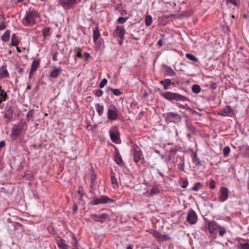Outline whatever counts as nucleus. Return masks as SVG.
Returning a JSON list of instances; mask_svg holds the SVG:
<instances>
[{
  "label": "nucleus",
  "instance_id": "38",
  "mask_svg": "<svg viewBox=\"0 0 249 249\" xmlns=\"http://www.w3.org/2000/svg\"><path fill=\"white\" fill-rule=\"evenodd\" d=\"M186 57L189 60H192L194 62H198V59L193 54L191 53H187L186 54Z\"/></svg>",
  "mask_w": 249,
  "mask_h": 249
},
{
  "label": "nucleus",
  "instance_id": "39",
  "mask_svg": "<svg viewBox=\"0 0 249 249\" xmlns=\"http://www.w3.org/2000/svg\"><path fill=\"white\" fill-rule=\"evenodd\" d=\"M192 90L194 93L197 94L200 92L201 88L199 85H194L192 87Z\"/></svg>",
  "mask_w": 249,
  "mask_h": 249
},
{
  "label": "nucleus",
  "instance_id": "41",
  "mask_svg": "<svg viewBox=\"0 0 249 249\" xmlns=\"http://www.w3.org/2000/svg\"><path fill=\"white\" fill-rule=\"evenodd\" d=\"M231 149L229 146H227L225 147L223 149V154L225 157H227L229 155Z\"/></svg>",
  "mask_w": 249,
  "mask_h": 249
},
{
  "label": "nucleus",
  "instance_id": "58",
  "mask_svg": "<svg viewBox=\"0 0 249 249\" xmlns=\"http://www.w3.org/2000/svg\"><path fill=\"white\" fill-rule=\"evenodd\" d=\"M33 116V113L32 111H29L27 114V117L28 118H32Z\"/></svg>",
  "mask_w": 249,
  "mask_h": 249
},
{
  "label": "nucleus",
  "instance_id": "53",
  "mask_svg": "<svg viewBox=\"0 0 249 249\" xmlns=\"http://www.w3.org/2000/svg\"><path fill=\"white\" fill-rule=\"evenodd\" d=\"M184 162H181L179 164L178 169L179 170L184 171Z\"/></svg>",
  "mask_w": 249,
  "mask_h": 249
},
{
  "label": "nucleus",
  "instance_id": "59",
  "mask_svg": "<svg viewBox=\"0 0 249 249\" xmlns=\"http://www.w3.org/2000/svg\"><path fill=\"white\" fill-rule=\"evenodd\" d=\"M18 72L20 73V74H22L24 72V69L23 68L18 67L17 68Z\"/></svg>",
  "mask_w": 249,
  "mask_h": 249
},
{
  "label": "nucleus",
  "instance_id": "19",
  "mask_svg": "<svg viewBox=\"0 0 249 249\" xmlns=\"http://www.w3.org/2000/svg\"><path fill=\"white\" fill-rule=\"evenodd\" d=\"M40 60L38 59H34L32 62L31 67V73H34L39 67Z\"/></svg>",
  "mask_w": 249,
  "mask_h": 249
},
{
  "label": "nucleus",
  "instance_id": "46",
  "mask_svg": "<svg viewBox=\"0 0 249 249\" xmlns=\"http://www.w3.org/2000/svg\"><path fill=\"white\" fill-rule=\"evenodd\" d=\"M4 19L1 20L0 23V31L4 29L6 27Z\"/></svg>",
  "mask_w": 249,
  "mask_h": 249
},
{
  "label": "nucleus",
  "instance_id": "32",
  "mask_svg": "<svg viewBox=\"0 0 249 249\" xmlns=\"http://www.w3.org/2000/svg\"><path fill=\"white\" fill-rule=\"evenodd\" d=\"M154 236L159 241H163V234L160 233L159 232L157 231H155L153 233Z\"/></svg>",
  "mask_w": 249,
  "mask_h": 249
},
{
  "label": "nucleus",
  "instance_id": "56",
  "mask_svg": "<svg viewBox=\"0 0 249 249\" xmlns=\"http://www.w3.org/2000/svg\"><path fill=\"white\" fill-rule=\"evenodd\" d=\"M58 53H55L53 55L52 59L53 61H55L57 60Z\"/></svg>",
  "mask_w": 249,
  "mask_h": 249
},
{
  "label": "nucleus",
  "instance_id": "7",
  "mask_svg": "<svg viewBox=\"0 0 249 249\" xmlns=\"http://www.w3.org/2000/svg\"><path fill=\"white\" fill-rule=\"evenodd\" d=\"M90 216L95 221L99 222L101 223L105 222L109 217V215L107 213H102L100 214L93 213Z\"/></svg>",
  "mask_w": 249,
  "mask_h": 249
},
{
  "label": "nucleus",
  "instance_id": "36",
  "mask_svg": "<svg viewBox=\"0 0 249 249\" xmlns=\"http://www.w3.org/2000/svg\"><path fill=\"white\" fill-rule=\"evenodd\" d=\"M50 28L48 27L45 28L42 30V34L44 37L50 36Z\"/></svg>",
  "mask_w": 249,
  "mask_h": 249
},
{
  "label": "nucleus",
  "instance_id": "24",
  "mask_svg": "<svg viewBox=\"0 0 249 249\" xmlns=\"http://www.w3.org/2000/svg\"><path fill=\"white\" fill-rule=\"evenodd\" d=\"M115 161L116 163L119 165L124 166V163L123 161L122 157L119 153L116 154L115 156Z\"/></svg>",
  "mask_w": 249,
  "mask_h": 249
},
{
  "label": "nucleus",
  "instance_id": "3",
  "mask_svg": "<svg viewBox=\"0 0 249 249\" xmlns=\"http://www.w3.org/2000/svg\"><path fill=\"white\" fill-rule=\"evenodd\" d=\"M24 126V123H19L13 125L10 134V138L12 140L16 141L18 139L23 130Z\"/></svg>",
  "mask_w": 249,
  "mask_h": 249
},
{
  "label": "nucleus",
  "instance_id": "20",
  "mask_svg": "<svg viewBox=\"0 0 249 249\" xmlns=\"http://www.w3.org/2000/svg\"><path fill=\"white\" fill-rule=\"evenodd\" d=\"M57 244L60 249H69V246L63 239L60 238L58 240Z\"/></svg>",
  "mask_w": 249,
  "mask_h": 249
},
{
  "label": "nucleus",
  "instance_id": "35",
  "mask_svg": "<svg viewBox=\"0 0 249 249\" xmlns=\"http://www.w3.org/2000/svg\"><path fill=\"white\" fill-rule=\"evenodd\" d=\"M152 22V18L150 15H147L145 18V24L147 26H150Z\"/></svg>",
  "mask_w": 249,
  "mask_h": 249
},
{
  "label": "nucleus",
  "instance_id": "6",
  "mask_svg": "<svg viewBox=\"0 0 249 249\" xmlns=\"http://www.w3.org/2000/svg\"><path fill=\"white\" fill-rule=\"evenodd\" d=\"M165 115V120L169 122L177 124L179 122L181 119L180 115L177 113L170 112L166 113Z\"/></svg>",
  "mask_w": 249,
  "mask_h": 249
},
{
  "label": "nucleus",
  "instance_id": "23",
  "mask_svg": "<svg viewBox=\"0 0 249 249\" xmlns=\"http://www.w3.org/2000/svg\"><path fill=\"white\" fill-rule=\"evenodd\" d=\"M10 31L7 30L1 36V40L4 42H7L9 40L10 36Z\"/></svg>",
  "mask_w": 249,
  "mask_h": 249
},
{
  "label": "nucleus",
  "instance_id": "44",
  "mask_svg": "<svg viewBox=\"0 0 249 249\" xmlns=\"http://www.w3.org/2000/svg\"><path fill=\"white\" fill-rule=\"evenodd\" d=\"M78 243L77 240L75 238L72 239L71 241V244L73 245V248L72 249H77L78 247L77 246V244Z\"/></svg>",
  "mask_w": 249,
  "mask_h": 249
},
{
  "label": "nucleus",
  "instance_id": "9",
  "mask_svg": "<svg viewBox=\"0 0 249 249\" xmlns=\"http://www.w3.org/2000/svg\"><path fill=\"white\" fill-rule=\"evenodd\" d=\"M187 221L191 224H195L197 221L196 213L192 209H190L187 216Z\"/></svg>",
  "mask_w": 249,
  "mask_h": 249
},
{
  "label": "nucleus",
  "instance_id": "11",
  "mask_svg": "<svg viewBox=\"0 0 249 249\" xmlns=\"http://www.w3.org/2000/svg\"><path fill=\"white\" fill-rule=\"evenodd\" d=\"M77 0H59V4L65 9L71 8L73 5L77 3Z\"/></svg>",
  "mask_w": 249,
  "mask_h": 249
},
{
  "label": "nucleus",
  "instance_id": "49",
  "mask_svg": "<svg viewBox=\"0 0 249 249\" xmlns=\"http://www.w3.org/2000/svg\"><path fill=\"white\" fill-rule=\"evenodd\" d=\"M188 180H184L183 181H182V184L181 185V187L182 188H186L187 186L188 185Z\"/></svg>",
  "mask_w": 249,
  "mask_h": 249
},
{
  "label": "nucleus",
  "instance_id": "55",
  "mask_svg": "<svg viewBox=\"0 0 249 249\" xmlns=\"http://www.w3.org/2000/svg\"><path fill=\"white\" fill-rule=\"evenodd\" d=\"M186 126L188 128L190 129L191 131H194L195 129V128L190 124H187Z\"/></svg>",
  "mask_w": 249,
  "mask_h": 249
},
{
  "label": "nucleus",
  "instance_id": "12",
  "mask_svg": "<svg viewBox=\"0 0 249 249\" xmlns=\"http://www.w3.org/2000/svg\"><path fill=\"white\" fill-rule=\"evenodd\" d=\"M142 151L139 148H136L134 150L133 152V157L134 160L136 163H138V162L141 160L142 157Z\"/></svg>",
  "mask_w": 249,
  "mask_h": 249
},
{
  "label": "nucleus",
  "instance_id": "62",
  "mask_svg": "<svg viewBox=\"0 0 249 249\" xmlns=\"http://www.w3.org/2000/svg\"><path fill=\"white\" fill-rule=\"evenodd\" d=\"M177 106L179 108H184V106H183V105H180V104H179V103L177 104Z\"/></svg>",
  "mask_w": 249,
  "mask_h": 249
},
{
  "label": "nucleus",
  "instance_id": "13",
  "mask_svg": "<svg viewBox=\"0 0 249 249\" xmlns=\"http://www.w3.org/2000/svg\"><path fill=\"white\" fill-rule=\"evenodd\" d=\"M109 135L111 140L114 142L117 143L119 140V133L117 130H110Z\"/></svg>",
  "mask_w": 249,
  "mask_h": 249
},
{
  "label": "nucleus",
  "instance_id": "48",
  "mask_svg": "<svg viewBox=\"0 0 249 249\" xmlns=\"http://www.w3.org/2000/svg\"><path fill=\"white\" fill-rule=\"evenodd\" d=\"M95 94L97 97H101L103 94V91L101 89H97L96 90Z\"/></svg>",
  "mask_w": 249,
  "mask_h": 249
},
{
  "label": "nucleus",
  "instance_id": "14",
  "mask_svg": "<svg viewBox=\"0 0 249 249\" xmlns=\"http://www.w3.org/2000/svg\"><path fill=\"white\" fill-rule=\"evenodd\" d=\"M116 34L117 36L120 38V39H122L124 38V35L125 34V29L124 26L123 25H117L115 30Z\"/></svg>",
  "mask_w": 249,
  "mask_h": 249
},
{
  "label": "nucleus",
  "instance_id": "10",
  "mask_svg": "<svg viewBox=\"0 0 249 249\" xmlns=\"http://www.w3.org/2000/svg\"><path fill=\"white\" fill-rule=\"evenodd\" d=\"M217 114L223 116L231 117L233 114V111L229 106H226L224 108L220 109Z\"/></svg>",
  "mask_w": 249,
  "mask_h": 249
},
{
  "label": "nucleus",
  "instance_id": "15",
  "mask_svg": "<svg viewBox=\"0 0 249 249\" xmlns=\"http://www.w3.org/2000/svg\"><path fill=\"white\" fill-rule=\"evenodd\" d=\"M219 226L214 221H210L208 223V229L211 233H213L216 230H218Z\"/></svg>",
  "mask_w": 249,
  "mask_h": 249
},
{
  "label": "nucleus",
  "instance_id": "28",
  "mask_svg": "<svg viewBox=\"0 0 249 249\" xmlns=\"http://www.w3.org/2000/svg\"><path fill=\"white\" fill-rule=\"evenodd\" d=\"M150 192L153 197V196L158 194L160 193V190L158 186L154 185L152 186V188L150 190Z\"/></svg>",
  "mask_w": 249,
  "mask_h": 249
},
{
  "label": "nucleus",
  "instance_id": "26",
  "mask_svg": "<svg viewBox=\"0 0 249 249\" xmlns=\"http://www.w3.org/2000/svg\"><path fill=\"white\" fill-rule=\"evenodd\" d=\"M96 111L99 116H102L104 112V106L100 105V104L97 103L95 105Z\"/></svg>",
  "mask_w": 249,
  "mask_h": 249
},
{
  "label": "nucleus",
  "instance_id": "2",
  "mask_svg": "<svg viewBox=\"0 0 249 249\" xmlns=\"http://www.w3.org/2000/svg\"><path fill=\"white\" fill-rule=\"evenodd\" d=\"M160 95L165 99L170 102H172L173 101L177 102L183 101L187 99L185 96L179 94L178 93L172 92L171 91H165L164 92L161 93Z\"/></svg>",
  "mask_w": 249,
  "mask_h": 249
},
{
  "label": "nucleus",
  "instance_id": "45",
  "mask_svg": "<svg viewBox=\"0 0 249 249\" xmlns=\"http://www.w3.org/2000/svg\"><path fill=\"white\" fill-rule=\"evenodd\" d=\"M96 175L95 174L93 173L91 174L90 176V180H91V183L93 185L94 184V182L96 181Z\"/></svg>",
  "mask_w": 249,
  "mask_h": 249
},
{
  "label": "nucleus",
  "instance_id": "63",
  "mask_svg": "<svg viewBox=\"0 0 249 249\" xmlns=\"http://www.w3.org/2000/svg\"><path fill=\"white\" fill-rule=\"evenodd\" d=\"M124 38H123L122 39H121V40L120 41H119L118 43H119V45L121 46L122 45Z\"/></svg>",
  "mask_w": 249,
  "mask_h": 249
},
{
  "label": "nucleus",
  "instance_id": "31",
  "mask_svg": "<svg viewBox=\"0 0 249 249\" xmlns=\"http://www.w3.org/2000/svg\"><path fill=\"white\" fill-rule=\"evenodd\" d=\"M109 90L112 91L113 93L116 96H120L123 94V92H121L119 89H114L110 87H108L107 89V91Z\"/></svg>",
  "mask_w": 249,
  "mask_h": 249
},
{
  "label": "nucleus",
  "instance_id": "61",
  "mask_svg": "<svg viewBox=\"0 0 249 249\" xmlns=\"http://www.w3.org/2000/svg\"><path fill=\"white\" fill-rule=\"evenodd\" d=\"M158 45L161 47L163 45V41L161 39H160L157 42Z\"/></svg>",
  "mask_w": 249,
  "mask_h": 249
},
{
  "label": "nucleus",
  "instance_id": "47",
  "mask_svg": "<svg viewBox=\"0 0 249 249\" xmlns=\"http://www.w3.org/2000/svg\"><path fill=\"white\" fill-rule=\"evenodd\" d=\"M215 181L213 180L212 179L209 183V188L211 189H214L215 187Z\"/></svg>",
  "mask_w": 249,
  "mask_h": 249
},
{
  "label": "nucleus",
  "instance_id": "29",
  "mask_svg": "<svg viewBox=\"0 0 249 249\" xmlns=\"http://www.w3.org/2000/svg\"><path fill=\"white\" fill-rule=\"evenodd\" d=\"M2 98V100L6 101L8 99V95L6 92L2 89L1 86H0V99Z\"/></svg>",
  "mask_w": 249,
  "mask_h": 249
},
{
  "label": "nucleus",
  "instance_id": "57",
  "mask_svg": "<svg viewBox=\"0 0 249 249\" xmlns=\"http://www.w3.org/2000/svg\"><path fill=\"white\" fill-rule=\"evenodd\" d=\"M170 237L167 234H163V241L170 240Z\"/></svg>",
  "mask_w": 249,
  "mask_h": 249
},
{
  "label": "nucleus",
  "instance_id": "16",
  "mask_svg": "<svg viewBox=\"0 0 249 249\" xmlns=\"http://www.w3.org/2000/svg\"><path fill=\"white\" fill-rule=\"evenodd\" d=\"M4 118L7 119L8 121H11L13 118V110L11 107L6 108L4 113Z\"/></svg>",
  "mask_w": 249,
  "mask_h": 249
},
{
  "label": "nucleus",
  "instance_id": "18",
  "mask_svg": "<svg viewBox=\"0 0 249 249\" xmlns=\"http://www.w3.org/2000/svg\"><path fill=\"white\" fill-rule=\"evenodd\" d=\"M100 36V33L99 31V26L97 25L93 29V38L94 43H96L97 39Z\"/></svg>",
  "mask_w": 249,
  "mask_h": 249
},
{
  "label": "nucleus",
  "instance_id": "37",
  "mask_svg": "<svg viewBox=\"0 0 249 249\" xmlns=\"http://www.w3.org/2000/svg\"><path fill=\"white\" fill-rule=\"evenodd\" d=\"M203 185L201 183L198 182L195 184L192 190L194 191H197L202 188Z\"/></svg>",
  "mask_w": 249,
  "mask_h": 249
},
{
  "label": "nucleus",
  "instance_id": "30",
  "mask_svg": "<svg viewBox=\"0 0 249 249\" xmlns=\"http://www.w3.org/2000/svg\"><path fill=\"white\" fill-rule=\"evenodd\" d=\"M111 183L113 185V188H116L118 187L117 178H115L114 173H111Z\"/></svg>",
  "mask_w": 249,
  "mask_h": 249
},
{
  "label": "nucleus",
  "instance_id": "50",
  "mask_svg": "<svg viewBox=\"0 0 249 249\" xmlns=\"http://www.w3.org/2000/svg\"><path fill=\"white\" fill-rule=\"evenodd\" d=\"M76 56L79 58H82V50L80 48L77 49V53L76 54Z\"/></svg>",
  "mask_w": 249,
  "mask_h": 249
},
{
  "label": "nucleus",
  "instance_id": "17",
  "mask_svg": "<svg viewBox=\"0 0 249 249\" xmlns=\"http://www.w3.org/2000/svg\"><path fill=\"white\" fill-rule=\"evenodd\" d=\"M160 84L163 86L164 90L168 89L169 86L171 85H174V83L172 82L169 79H165L164 80L160 81Z\"/></svg>",
  "mask_w": 249,
  "mask_h": 249
},
{
  "label": "nucleus",
  "instance_id": "52",
  "mask_svg": "<svg viewBox=\"0 0 249 249\" xmlns=\"http://www.w3.org/2000/svg\"><path fill=\"white\" fill-rule=\"evenodd\" d=\"M144 195L147 197H152L151 194H150V192L149 190L146 191L144 193Z\"/></svg>",
  "mask_w": 249,
  "mask_h": 249
},
{
  "label": "nucleus",
  "instance_id": "4",
  "mask_svg": "<svg viewBox=\"0 0 249 249\" xmlns=\"http://www.w3.org/2000/svg\"><path fill=\"white\" fill-rule=\"evenodd\" d=\"M114 202V200L109 198L107 196H101L99 197L94 196L92 198V200L90 202L91 205H97L102 204L112 203Z\"/></svg>",
  "mask_w": 249,
  "mask_h": 249
},
{
  "label": "nucleus",
  "instance_id": "43",
  "mask_svg": "<svg viewBox=\"0 0 249 249\" xmlns=\"http://www.w3.org/2000/svg\"><path fill=\"white\" fill-rule=\"evenodd\" d=\"M107 80L106 78H103L99 84V88H103L107 84Z\"/></svg>",
  "mask_w": 249,
  "mask_h": 249
},
{
  "label": "nucleus",
  "instance_id": "34",
  "mask_svg": "<svg viewBox=\"0 0 249 249\" xmlns=\"http://www.w3.org/2000/svg\"><path fill=\"white\" fill-rule=\"evenodd\" d=\"M238 249H249V243H239L238 245Z\"/></svg>",
  "mask_w": 249,
  "mask_h": 249
},
{
  "label": "nucleus",
  "instance_id": "21",
  "mask_svg": "<svg viewBox=\"0 0 249 249\" xmlns=\"http://www.w3.org/2000/svg\"><path fill=\"white\" fill-rule=\"evenodd\" d=\"M165 70L164 74L166 75L170 76H174L176 75V72L170 67L167 66H165Z\"/></svg>",
  "mask_w": 249,
  "mask_h": 249
},
{
  "label": "nucleus",
  "instance_id": "25",
  "mask_svg": "<svg viewBox=\"0 0 249 249\" xmlns=\"http://www.w3.org/2000/svg\"><path fill=\"white\" fill-rule=\"evenodd\" d=\"M19 40L18 39L16 34H14L12 35L11 38V43L10 46H17L19 44Z\"/></svg>",
  "mask_w": 249,
  "mask_h": 249
},
{
  "label": "nucleus",
  "instance_id": "42",
  "mask_svg": "<svg viewBox=\"0 0 249 249\" xmlns=\"http://www.w3.org/2000/svg\"><path fill=\"white\" fill-rule=\"evenodd\" d=\"M128 19L127 17H119L117 19V22L123 24Z\"/></svg>",
  "mask_w": 249,
  "mask_h": 249
},
{
  "label": "nucleus",
  "instance_id": "54",
  "mask_svg": "<svg viewBox=\"0 0 249 249\" xmlns=\"http://www.w3.org/2000/svg\"><path fill=\"white\" fill-rule=\"evenodd\" d=\"M84 56H85V60L87 61L88 60V59L90 57V55L88 53H85Z\"/></svg>",
  "mask_w": 249,
  "mask_h": 249
},
{
  "label": "nucleus",
  "instance_id": "22",
  "mask_svg": "<svg viewBox=\"0 0 249 249\" xmlns=\"http://www.w3.org/2000/svg\"><path fill=\"white\" fill-rule=\"evenodd\" d=\"M61 71L62 69L60 67L55 68L51 72L50 76L53 78H56L60 74Z\"/></svg>",
  "mask_w": 249,
  "mask_h": 249
},
{
  "label": "nucleus",
  "instance_id": "60",
  "mask_svg": "<svg viewBox=\"0 0 249 249\" xmlns=\"http://www.w3.org/2000/svg\"><path fill=\"white\" fill-rule=\"evenodd\" d=\"M5 145V142L4 141H2L0 142V150L1 149L4 147Z\"/></svg>",
  "mask_w": 249,
  "mask_h": 249
},
{
  "label": "nucleus",
  "instance_id": "40",
  "mask_svg": "<svg viewBox=\"0 0 249 249\" xmlns=\"http://www.w3.org/2000/svg\"><path fill=\"white\" fill-rule=\"evenodd\" d=\"M218 233L220 236H223L226 233V231L224 227L219 226L218 229Z\"/></svg>",
  "mask_w": 249,
  "mask_h": 249
},
{
  "label": "nucleus",
  "instance_id": "5",
  "mask_svg": "<svg viewBox=\"0 0 249 249\" xmlns=\"http://www.w3.org/2000/svg\"><path fill=\"white\" fill-rule=\"evenodd\" d=\"M118 110L114 105H109L107 109V113L108 119L113 121L117 120L118 117Z\"/></svg>",
  "mask_w": 249,
  "mask_h": 249
},
{
  "label": "nucleus",
  "instance_id": "64",
  "mask_svg": "<svg viewBox=\"0 0 249 249\" xmlns=\"http://www.w3.org/2000/svg\"><path fill=\"white\" fill-rule=\"evenodd\" d=\"M126 249H133V246H132L131 245H128Z\"/></svg>",
  "mask_w": 249,
  "mask_h": 249
},
{
  "label": "nucleus",
  "instance_id": "27",
  "mask_svg": "<svg viewBox=\"0 0 249 249\" xmlns=\"http://www.w3.org/2000/svg\"><path fill=\"white\" fill-rule=\"evenodd\" d=\"M0 73L5 77H8L9 76V72L5 66H3L0 68Z\"/></svg>",
  "mask_w": 249,
  "mask_h": 249
},
{
  "label": "nucleus",
  "instance_id": "33",
  "mask_svg": "<svg viewBox=\"0 0 249 249\" xmlns=\"http://www.w3.org/2000/svg\"><path fill=\"white\" fill-rule=\"evenodd\" d=\"M192 154L193 155V160L196 162L197 165H198L199 166H201L202 163H201V161L200 160L199 158L197 157L196 153L193 152Z\"/></svg>",
  "mask_w": 249,
  "mask_h": 249
},
{
  "label": "nucleus",
  "instance_id": "51",
  "mask_svg": "<svg viewBox=\"0 0 249 249\" xmlns=\"http://www.w3.org/2000/svg\"><path fill=\"white\" fill-rule=\"evenodd\" d=\"M228 1L236 6H237L239 4V1H237V0H228Z\"/></svg>",
  "mask_w": 249,
  "mask_h": 249
},
{
  "label": "nucleus",
  "instance_id": "1",
  "mask_svg": "<svg viewBox=\"0 0 249 249\" xmlns=\"http://www.w3.org/2000/svg\"><path fill=\"white\" fill-rule=\"evenodd\" d=\"M37 13L34 9H29L26 12L25 17L22 19V23L25 26H32L36 23V18Z\"/></svg>",
  "mask_w": 249,
  "mask_h": 249
},
{
  "label": "nucleus",
  "instance_id": "8",
  "mask_svg": "<svg viewBox=\"0 0 249 249\" xmlns=\"http://www.w3.org/2000/svg\"><path fill=\"white\" fill-rule=\"evenodd\" d=\"M229 191L226 187H221L219 190L218 200L221 202L226 201L229 197Z\"/></svg>",
  "mask_w": 249,
  "mask_h": 249
}]
</instances>
